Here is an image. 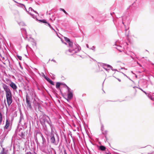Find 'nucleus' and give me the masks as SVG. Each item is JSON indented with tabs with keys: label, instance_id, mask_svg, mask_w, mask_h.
Wrapping results in <instances>:
<instances>
[{
	"label": "nucleus",
	"instance_id": "obj_1",
	"mask_svg": "<svg viewBox=\"0 0 154 154\" xmlns=\"http://www.w3.org/2000/svg\"><path fill=\"white\" fill-rule=\"evenodd\" d=\"M47 117L49 119V120H47L45 117H43L41 119L40 121L41 122H42L43 123H45V122H47L49 124L51 128V132L52 133L54 132V130H55L54 125L52 124L49 117L48 116Z\"/></svg>",
	"mask_w": 154,
	"mask_h": 154
},
{
	"label": "nucleus",
	"instance_id": "obj_2",
	"mask_svg": "<svg viewBox=\"0 0 154 154\" xmlns=\"http://www.w3.org/2000/svg\"><path fill=\"white\" fill-rule=\"evenodd\" d=\"M6 97L8 104L10 106L12 103V99L11 92V91L6 92Z\"/></svg>",
	"mask_w": 154,
	"mask_h": 154
},
{
	"label": "nucleus",
	"instance_id": "obj_3",
	"mask_svg": "<svg viewBox=\"0 0 154 154\" xmlns=\"http://www.w3.org/2000/svg\"><path fill=\"white\" fill-rule=\"evenodd\" d=\"M72 49H69V51L70 52H72L73 51H75V53L79 52L81 49V48L78 44H75L72 48Z\"/></svg>",
	"mask_w": 154,
	"mask_h": 154
},
{
	"label": "nucleus",
	"instance_id": "obj_4",
	"mask_svg": "<svg viewBox=\"0 0 154 154\" xmlns=\"http://www.w3.org/2000/svg\"><path fill=\"white\" fill-rule=\"evenodd\" d=\"M26 101L27 108L31 110L32 107L30 101L29 97L27 94L26 95Z\"/></svg>",
	"mask_w": 154,
	"mask_h": 154
},
{
	"label": "nucleus",
	"instance_id": "obj_5",
	"mask_svg": "<svg viewBox=\"0 0 154 154\" xmlns=\"http://www.w3.org/2000/svg\"><path fill=\"white\" fill-rule=\"evenodd\" d=\"M103 68L105 69L106 71L109 72V68H110L112 70H113L112 69V67L111 66L107 64H103Z\"/></svg>",
	"mask_w": 154,
	"mask_h": 154
},
{
	"label": "nucleus",
	"instance_id": "obj_6",
	"mask_svg": "<svg viewBox=\"0 0 154 154\" xmlns=\"http://www.w3.org/2000/svg\"><path fill=\"white\" fill-rule=\"evenodd\" d=\"M64 38L65 41L68 43L69 47L72 48L73 46V45L72 42H71L70 40L67 37H64Z\"/></svg>",
	"mask_w": 154,
	"mask_h": 154
},
{
	"label": "nucleus",
	"instance_id": "obj_7",
	"mask_svg": "<svg viewBox=\"0 0 154 154\" xmlns=\"http://www.w3.org/2000/svg\"><path fill=\"white\" fill-rule=\"evenodd\" d=\"M20 5H22V6H23V7H24V8H25V10L27 12H28V13L34 19H35L36 18V17L34 15V14H32V13L30 12H29V11H27V10L26 7H25V6L23 4H20Z\"/></svg>",
	"mask_w": 154,
	"mask_h": 154
},
{
	"label": "nucleus",
	"instance_id": "obj_8",
	"mask_svg": "<svg viewBox=\"0 0 154 154\" xmlns=\"http://www.w3.org/2000/svg\"><path fill=\"white\" fill-rule=\"evenodd\" d=\"M2 86L5 92L11 91L8 86L6 84H3Z\"/></svg>",
	"mask_w": 154,
	"mask_h": 154
},
{
	"label": "nucleus",
	"instance_id": "obj_9",
	"mask_svg": "<svg viewBox=\"0 0 154 154\" xmlns=\"http://www.w3.org/2000/svg\"><path fill=\"white\" fill-rule=\"evenodd\" d=\"M10 86L14 90H15L17 88V86L13 82H11L10 84Z\"/></svg>",
	"mask_w": 154,
	"mask_h": 154
},
{
	"label": "nucleus",
	"instance_id": "obj_10",
	"mask_svg": "<svg viewBox=\"0 0 154 154\" xmlns=\"http://www.w3.org/2000/svg\"><path fill=\"white\" fill-rule=\"evenodd\" d=\"M51 142L52 143H55V139L54 135H51V137L50 139Z\"/></svg>",
	"mask_w": 154,
	"mask_h": 154
},
{
	"label": "nucleus",
	"instance_id": "obj_11",
	"mask_svg": "<svg viewBox=\"0 0 154 154\" xmlns=\"http://www.w3.org/2000/svg\"><path fill=\"white\" fill-rule=\"evenodd\" d=\"M73 96L71 92H69L68 94V98L69 99H71Z\"/></svg>",
	"mask_w": 154,
	"mask_h": 154
},
{
	"label": "nucleus",
	"instance_id": "obj_12",
	"mask_svg": "<svg viewBox=\"0 0 154 154\" xmlns=\"http://www.w3.org/2000/svg\"><path fill=\"white\" fill-rule=\"evenodd\" d=\"M10 124V122H8V120L7 119L6 121V124L5 126L6 129H7L8 128Z\"/></svg>",
	"mask_w": 154,
	"mask_h": 154
},
{
	"label": "nucleus",
	"instance_id": "obj_13",
	"mask_svg": "<svg viewBox=\"0 0 154 154\" xmlns=\"http://www.w3.org/2000/svg\"><path fill=\"white\" fill-rule=\"evenodd\" d=\"M29 12H30V11H33L35 13L37 14H38V12L35 11V10H34L31 7H29Z\"/></svg>",
	"mask_w": 154,
	"mask_h": 154
},
{
	"label": "nucleus",
	"instance_id": "obj_14",
	"mask_svg": "<svg viewBox=\"0 0 154 154\" xmlns=\"http://www.w3.org/2000/svg\"><path fill=\"white\" fill-rule=\"evenodd\" d=\"M2 151L4 152V154H7L8 152V150L5 149L4 148H2Z\"/></svg>",
	"mask_w": 154,
	"mask_h": 154
},
{
	"label": "nucleus",
	"instance_id": "obj_15",
	"mask_svg": "<svg viewBox=\"0 0 154 154\" xmlns=\"http://www.w3.org/2000/svg\"><path fill=\"white\" fill-rule=\"evenodd\" d=\"M100 149L101 150H104L106 149V147L103 146H101L100 147Z\"/></svg>",
	"mask_w": 154,
	"mask_h": 154
},
{
	"label": "nucleus",
	"instance_id": "obj_16",
	"mask_svg": "<svg viewBox=\"0 0 154 154\" xmlns=\"http://www.w3.org/2000/svg\"><path fill=\"white\" fill-rule=\"evenodd\" d=\"M120 48H122L121 46H118V47L116 48L118 50H119L120 52H122L123 50L122 49Z\"/></svg>",
	"mask_w": 154,
	"mask_h": 154
},
{
	"label": "nucleus",
	"instance_id": "obj_17",
	"mask_svg": "<svg viewBox=\"0 0 154 154\" xmlns=\"http://www.w3.org/2000/svg\"><path fill=\"white\" fill-rule=\"evenodd\" d=\"M60 83L59 82H57L56 84V87L57 88H59L60 87Z\"/></svg>",
	"mask_w": 154,
	"mask_h": 154
},
{
	"label": "nucleus",
	"instance_id": "obj_18",
	"mask_svg": "<svg viewBox=\"0 0 154 154\" xmlns=\"http://www.w3.org/2000/svg\"><path fill=\"white\" fill-rule=\"evenodd\" d=\"M2 114L0 112V123H1L2 121Z\"/></svg>",
	"mask_w": 154,
	"mask_h": 154
},
{
	"label": "nucleus",
	"instance_id": "obj_19",
	"mask_svg": "<svg viewBox=\"0 0 154 154\" xmlns=\"http://www.w3.org/2000/svg\"><path fill=\"white\" fill-rule=\"evenodd\" d=\"M40 21H41L43 23H47L48 22H47L46 20H39Z\"/></svg>",
	"mask_w": 154,
	"mask_h": 154
},
{
	"label": "nucleus",
	"instance_id": "obj_20",
	"mask_svg": "<svg viewBox=\"0 0 154 154\" xmlns=\"http://www.w3.org/2000/svg\"><path fill=\"white\" fill-rule=\"evenodd\" d=\"M23 119V115H22L21 114L20 116V121H19V122H21L22 119Z\"/></svg>",
	"mask_w": 154,
	"mask_h": 154
},
{
	"label": "nucleus",
	"instance_id": "obj_21",
	"mask_svg": "<svg viewBox=\"0 0 154 154\" xmlns=\"http://www.w3.org/2000/svg\"><path fill=\"white\" fill-rule=\"evenodd\" d=\"M60 10L61 11H63L66 14H68L66 12V11L63 9L61 8H60Z\"/></svg>",
	"mask_w": 154,
	"mask_h": 154
},
{
	"label": "nucleus",
	"instance_id": "obj_22",
	"mask_svg": "<svg viewBox=\"0 0 154 154\" xmlns=\"http://www.w3.org/2000/svg\"><path fill=\"white\" fill-rule=\"evenodd\" d=\"M45 79L48 82H49L51 80L50 79H49V78H48L47 77H46V76H45Z\"/></svg>",
	"mask_w": 154,
	"mask_h": 154
},
{
	"label": "nucleus",
	"instance_id": "obj_23",
	"mask_svg": "<svg viewBox=\"0 0 154 154\" xmlns=\"http://www.w3.org/2000/svg\"><path fill=\"white\" fill-rule=\"evenodd\" d=\"M17 58L20 60H22V57L20 56H19V55H17Z\"/></svg>",
	"mask_w": 154,
	"mask_h": 154
},
{
	"label": "nucleus",
	"instance_id": "obj_24",
	"mask_svg": "<svg viewBox=\"0 0 154 154\" xmlns=\"http://www.w3.org/2000/svg\"><path fill=\"white\" fill-rule=\"evenodd\" d=\"M49 82L52 85H54V82L53 81H52L51 80Z\"/></svg>",
	"mask_w": 154,
	"mask_h": 154
},
{
	"label": "nucleus",
	"instance_id": "obj_25",
	"mask_svg": "<svg viewBox=\"0 0 154 154\" xmlns=\"http://www.w3.org/2000/svg\"><path fill=\"white\" fill-rule=\"evenodd\" d=\"M42 140H43V143L45 141V138L43 137V136H42Z\"/></svg>",
	"mask_w": 154,
	"mask_h": 154
},
{
	"label": "nucleus",
	"instance_id": "obj_26",
	"mask_svg": "<svg viewBox=\"0 0 154 154\" xmlns=\"http://www.w3.org/2000/svg\"><path fill=\"white\" fill-rule=\"evenodd\" d=\"M95 48V47L94 46H93L92 48H90V49H91V50H94V49Z\"/></svg>",
	"mask_w": 154,
	"mask_h": 154
},
{
	"label": "nucleus",
	"instance_id": "obj_27",
	"mask_svg": "<svg viewBox=\"0 0 154 154\" xmlns=\"http://www.w3.org/2000/svg\"><path fill=\"white\" fill-rule=\"evenodd\" d=\"M67 87V88L68 89V91L69 92H70V88H69L67 86H66Z\"/></svg>",
	"mask_w": 154,
	"mask_h": 154
},
{
	"label": "nucleus",
	"instance_id": "obj_28",
	"mask_svg": "<svg viewBox=\"0 0 154 154\" xmlns=\"http://www.w3.org/2000/svg\"><path fill=\"white\" fill-rule=\"evenodd\" d=\"M139 89L140 90H141L142 91H143L144 93L145 94H147L146 93L145 91H143L142 89H141L140 88Z\"/></svg>",
	"mask_w": 154,
	"mask_h": 154
},
{
	"label": "nucleus",
	"instance_id": "obj_29",
	"mask_svg": "<svg viewBox=\"0 0 154 154\" xmlns=\"http://www.w3.org/2000/svg\"><path fill=\"white\" fill-rule=\"evenodd\" d=\"M103 125H102L101 128V130L103 131Z\"/></svg>",
	"mask_w": 154,
	"mask_h": 154
},
{
	"label": "nucleus",
	"instance_id": "obj_30",
	"mask_svg": "<svg viewBox=\"0 0 154 154\" xmlns=\"http://www.w3.org/2000/svg\"><path fill=\"white\" fill-rule=\"evenodd\" d=\"M48 25V26L50 27L51 26V25L50 24V23H47Z\"/></svg>",
	"mask_w": 154,
	"mask_h": 154
},
{
	"label": "nucleus",
	"instance_id": "obj_31",
	"mask_svg": "<svg viewBox=\"0 0 154 154\" xmlns=\"http://www.w3.org/2000/svg\"><path fill=\"white\" fill-rule=\"evenodd\" d=\"M20 3H19V5H18V6H19V7H21L22 8L23 7V6H22V5H20Z\"/></svg>",
	"mask_w": 154,
	"mask_h": 154
},
{
	"label": "nucleus",
	"instance_id": "obj_32",
	"mask_svg": "<svg viewBox=\"0 0 154 154\" xmlns=\"http://www.w3.org/2000/svg\"><path fill=\"white\" fill-rule=\"evenodd\" d=\"M26 154H32V153L30 152H28Z\"/></svg>",
	"mask_w": 154,
	"mask_h": 154
},
{
	"label": "nucleus",
	"instance_id": "obj_33",
	"mask_svg": "<svg viewBox=\"0 0 154 154\" xmlns=\"http://www.w3.org/2000/svg\"><path fill=\"white\" fill-rule=\"evenodd\" d=\"M50 28L52 29L54 31H55V30L53 28V27L51 26L50 27Z\"/></svg>",
	"mask_w": 154,
	"mask_h": 154
},
{
	"label": "nucleus",
	"instance_id": "obj_34",
	"mask_svg": "<svg viewBox=\"0 0 154 154\" xmlns=\"http://www.w3.org/2000/svg\"><path fill=\"white\" fill-rule=\"evenodd\" d=\"M51 61H53V62H56V61L55 60H54L53 59H52Z\"/></svg>",
	"mask_w": 154,
	"mask_h": 154
},
{
	"label": "nucleus",
	"instance_id": "obj_35",
	"mask_svg": "<svg viewBox=\"0 0 154 154\" xmlns=\"http://www.w3.org/2000/svg\"><path fill=\"white\" fill-rule=\"evenodd\" d=\"M3 153L4 152H3V151H2H2L1 152H0V154H3Z\"/></svg>",
	"mask_w": 154,
	"mask_h": 154
},
{
	"label": "nucleus",
	"instance_id": "obj_36",
	"mask_svg": "<svg viewBox=\"0 0 154 154\" xmlns=\"http://www.w3.org/2000/svg\"><path fill=\"white\" fill-rule=\"evenodd\" d=\"M118 79V80L120 82L121 81V80L119 79Z\"/></svg>",
	"mask_w": 154,
	"mask_h": 154
},
{
	"label": "nucleus",
	"instance_id": "obj_37",
	"mask_svg": "<svg viewBox=\"0 0 154 154\" xmlns=\"http://www.w3.org/2000/svg\"><path fill=\"white\" fill-rule=\"evenodd\" d=\"M43 76L45 78V76H46L45 75V74L43 73Z\"/></svg>",
	"mask_w": 154,
	"mask_h": 154
},
{
	"label": "nucleus",
	"instance_id": "obj_38",
	"mask_svg": "<svg viewBox=\"0 0 154 154\" xmlns=\"http://www.w3.org/2000/svg\"><path fill=\"white\" fill-rule=\"evenodd\" d=\"M86 47H87V48H89L88 45V44H87V45H86Z\"/></svg>",
	"mask_w": 154,
	"mask_h": 154
},
{
	"label": "nucleus",
	"instance_id": "obj_39",
	"mask_svg": "<svg viewBox=\"0 0 154 154\" xmlns=\"http://www.w3.org/2000/svg\"><path fill=\"white\" fill-rule=\"evenodd\" d=\"M13 0L14 1V2H15V3H18L16 1H14V0Z\"/></svg>",
	"mask_w": 154,
	"mask_h": 154
},
{
	"label": "nucleus",
	"instance_id": "obj_40",
	"mask_svg": "<svg viewBox=\"0 0 154 154\" xmlns=\"http://www.w3.org/2000/svg\"><path fill=\"white\" fill-rule=\"evenodd\" d=\"M64 154H67L66 153V152L65 151H64Z\"/></svg>",
	"mask_w": 154,
	"mask_h": 154
},
{
	"label": "nucleus",
	"instance_id": "obj_41",
	"mask_svg": "<svg viewBox=\"0 0 154 154\" xmlns=\"http://www.w3.org/2000/svg\"><path fill=\"white\" fill-rule=\"evenodd\" d=\"M131 72L132 74H134V73H133V71H131Z\"/></svg>",
	"mask_w": 154,
	"mask_h": 154
},
{
	"label": "nucleus",
	"instance_id": "obj_42",
	"mask_svg": "<svg viewBox=\"0 0 154 154\" xmlns=\"http://www.w3.org/2000/svg\"><path fill=\"white\" fill-rule=\"evenodd\" d=\"M135 77H136V78H137V75H135Z\"/></svg>",
	"mask_w": 154,
	"mask_h": 154
},
{
	"label": "nucleus",
	"instance_id": "obj_43",
	"mask_svg": "<svg viewBox=\"0 0 154 154\" xmlns=\"http://www.w3.org/2000/svg\"><path fill=\"white\" fill-rule=\"evenodd\" d=\"M148 154H152V153H148Z\"/></svg>",
	"mask_w": 154,
	"mask_h": 154
},
{
	"label": "nucleus",
	"instance_id": "obj_44",
	"mask_svg": "<svg viewBox=\"0 0 154 154\" xmlns=\"http://www.w3.org/2000/svg\"><path fill=\"white\" fill-rule=\"evenodd\" d=\"M124 75H125V76H126L127 77H128H128H127V76H126L125 74H124Z\"/></svg>",
	"mask_w": 154,
	"mask_h": 154
}]
</instances>
